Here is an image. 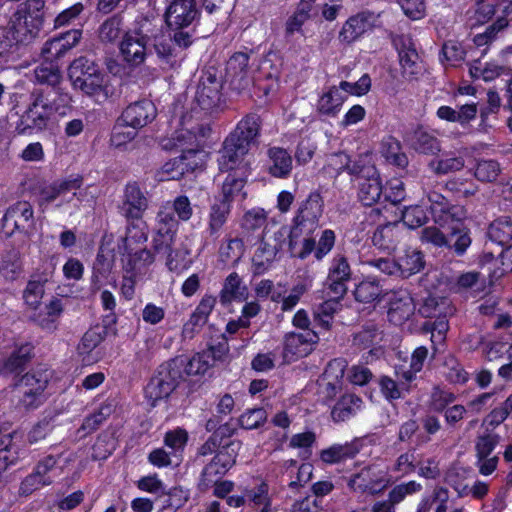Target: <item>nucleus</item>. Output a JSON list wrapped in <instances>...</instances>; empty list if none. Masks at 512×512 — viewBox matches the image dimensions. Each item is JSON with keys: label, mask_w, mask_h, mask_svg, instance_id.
<instances>
[{"label": "nucleus", "mask_w": 512, "mask_h": 512, "mask_svg": "<svg viewBox=\"0 0 512 512\" xmlns=\"http://www.w3.org/2000/svg\"><path fill=\"white\" fill-rule=\"evenodd\" d=\"M260 129V116L256 113H249L237 124L223 143L218 160L219 168L221 171L231 172L222 184V197L219 200L229 205L237 198L244 200L247 196L244 191L247 182V164L242 165V163L251 145L256 143Z\"/></svg>", "instance_id": "nucleus-1"}, {"label": "nucleus", "mask_w": 512, "mask_h": 512, "mask_svg": "<svg viewBox=\"0 0 512 512\" xmlns=\"http://www.w3.org/2000/svg\"><path fill=\"white\" fill-rule=\"evenodd\" d=\"M68 76L72 86L89 97L104 101L114 95L100 65L86 56L72 61L68 68Z\"/></svg>", "instance_id": "nucleus-2"}, {"label": "nucleus", "mask_w": 512, "mask_h": 512, "mask_svg": "<svg viewBox=\"0 0 512 512\" xmlns=\"http://www.w3.org/2000/svg\"><path fill=\"white\" fill-rule=\"evenodd\" d=\"M58 111L56 100H50L43 90L31 93V102L15 125L17 135H32L47 129L51 117Z\"/></svg>", "instance_id": "nucleus-3"}, {"label": "nucleus", "mask_w": 512, "mask_h": 512, "mask_svg": "<svg viewBox=\"0 0 512 512\" xmlns=\"http://www.w3.org/2000/svg\"><path fill=\"white\" fill-rule=\"evenodd\" d=\"M184 366L185 357L178 356L158 367L156 375L151 378L145 389L146 396L152 401V406H155L156 401L170 396L184 380Z\"/></svg>", "instance_id": "nucleus-4"}, {"label": "nucleus", "mask_w": 512, "mask_h": 512, "mask_svg": "<svg viewBox=\"0 0 512 512\" xmlns=\"http://www.w3.org/2000/svg\"><path fill=\"white\" fill-rule=\"evenodd\" d=\"M239 441H230L222 446V449L207 464L201 474V482L208 486L222 477L236 462L240 449Z\"/></svg>", "instance_id": "nucleus-5"}, {"label": "nucleus", "mask_w": 512, "mask_h": 512, "mask_svg": "<svg viewBox=\"0 0 512 512\" xmlns=\"http://www.w3.org/2000/svg\"><path fill=\"white\" fill-rule=\"evenodd\" d=\"M392 43L398 52L402 76L408 80L417 79L422 73V66L413 39L405 34L395 35Z\"/></svg>", "instance_id": "nucleus-6"}, {"label": "nucleus", "mask_w": 512, "mask_h": 512, "mask_svg": "<svg viewBox=\"0 0 512 512\" xmlns=\"http://www.w3.org/2000/svg\"><path fill=\"white\" fill-rule=\"evenodd\" d=\"M149 41L150 36L144 32L143 26L124 33L119 47L124 61L132 67L144 63Z\"/></svg>", "instance_id": "nucleus-7"}, {"label": "nucleus", "mask_w": 512, "mask_h": 512, "mask_svg": "<svg viewBox=\"0 0 512 512\" xmlns=\"http://www.w3.org/2000/svg\"><path fill=\"white\" fill-rule=\"evenodd\" d=\"M222 81L218 71L210 67L202 72L195 100L202 110L209 111L216 107L220 101Z\"/></svg>", "instance_id": "nucleus-8"}, {"label": "nucleus", "mask_w": 512, "mask_h": 512, "mask_svg": "<svg viewBox=\"0 0 512 512\" xmlns=\"http://www.w3.org/2000/svg\"><path fill=\"white\" fill-rule=\"evenodd\" d=\"M18 32L23 30L27 40L35 38L43 27L45 19V2L43 0H27L24 8L18 11Z\"/></svg>", "instance_id": "nucleus-9"}, {"label": "nucleus", "mask_w": 512, "mask_h": 512, "mask_svg": "<svg viewBox=\"0 0 512 512\" xmlns=\"http://www.w3.org/2000/svg\"><path fill=\"white\" fill-rule=\"evenodd\" d=\"M464 218H451L446 221V245L445 248L456 256H463L472 244L471 230L463 222Z\"/></svg>", "instance_id": "nucleus-10"}, {"label": "nucleus", "mask_w": 512, "mask_h": 512, "mask_svg": "<svg viewBox=\"0 0 512 512\" xmlns=\"http://www.w3.org/2000/svg\"><path fill=\"white\" fill-rule=\"evenodd\" d=\"M198 16L195 0H173L165 12L170 28H189Z\"/></svg>", "instance_id": "nucleus-11"}, {"label": "nucleus", "mask_w": 512, "mask_h": 512, "mask_svg": "<svg viewBox=\"0 0 512 512\" xmlns=\"http://www.w3.org/2000/svg\"><path fill=\"white\" fill-rule=\"evenodd\" d=\"M156 115L157 109L154 103L144 99L128 105L118 119L119 123L123 122L129 125L130 128L138 130L151 123Z\"/></svg>", "instance_id": "nucleus-12"}, {"label": "nucleus", "mask_w": 512, "mask_h": 512, "mask_svg": "<svg viewBox=\"0 0 512 512\" xmlns=\"http://www.w3.org/2000/svg\"><path fill=\"white\" fill-rule=\"evenodd\" d=\"M148 208V199L137 182L128 183L124 190L121 214L127 219L140 220Z\"/></svg>", "instance_id": "nucleus-13"}, {"label": "nucleus", "mask_w": 512, "mask_h": 512, "mask_svg": "<svg viewBox=\"0 0 512 512\" xmlns=\"http://www.w3.org/2000/svg\"><path fill=\"white\" fill-rule=\"evenodd\" d=\"M3 226L27 235L34 230L32 206L28 202H17L11 206L3 217Z\"/></svg>", "instance_id": "nucleus-14"}, {"label": "nucleus", "mask_w": 512, "mask_h": 512, "mask_svg": "<svg viewBox=\"0 0 512 512\" xmlns=\"http://www.w3.org/2000/svg\"><path fill=\"white\" fill-rule=\"evenodd\" d=\"M313 231L307 228L306 223L294 218V225L288 228V247L292 256L304 259L314 250L315 240L311 237H305L302 241V247H297L299 238Z\"/></svg>", "instance_id": "nucleus-15"}, {"label": "nucleus", "mask_w": 512, "mask_h": 512, "mask_svg": "<svg viewBox=\"0 0 512 512\" xmlns=\"http://www.w3.org/2000/svg\"><path fill=\"white\" fill-rule=\"evenodd\" d=\"M372 18L373 14L369 11H362L348 18L339 32L340 41L348 44L354 42L373 27Z\"/></svg>", "instance_id": "nucleus-16"}, {"label": "nucleus", "mask_w": 512, "mask_h": 512, "mask_svg": "<svg viewBox=\"0 0 512 512\" xmlns=\"http://www.w3.org/2000/svg\"><path fill=\"white\" fill-rule=\"evenodd\" d=\"M323 212V200L318 192H312L300 205L295 218L306 223L309 230L318 227V221Z\"/></svg>", "instance_id": "nucleus-17"}, {"label": "nucleus", "mask_w": 512, "mask_h": 512, "mask_svg": "<svg viewBox=\"0 0 512 512\" xmlns=\"http://www.w3.org/2000/svg\"><path fill=\"white\" fill-rule=\"evenodd\" d=\"M358 198L365 206H372L381 197L382 183L375 167H368L367 177L359 181Z\"/></svg>", "instance_id": "nucleus-18"}, {"label": "nucleus", "mask_w": 512, "mask_h": 512, "mask_svg": "<svg viewBox=\"0 0 512 512\" xmlns=\"http://www.w3.org/2000/svg\"><path fill=\"white\" fill-rule=\"evenodd\" d=\"M318 339L317 333L312 330L303 333L291 332L285 336L284 350L293 356L302 357L308 354V345L317 343Z\"/></svg>", "instance_id": "nucleus-19"}, {"label": "nucleus", "mask_w": 512, "mask_h": 512, "mask_svg": "<svg viewBox=\"0 0 512 512\" xmlns=\"http://www.w3.org/2000/svg\"><path fill=\"white\" fill-rule=\"evenodd\" d=\"M33 350L34 347L29 343L21 345L4 361L0 372L5 375L20 374L31 361Z\"/></svg>", "instance_id": "nucleus-20"}, {"label": "nucleus", "mask_w": 512, "mask_h": 512, "mask_svg": "<svg viewBox=\"0 0 512 512\" xmlns=\"http://www.w3.org/2000/svg\"><path fill=\"white\" fill-rule=\"evenodd\" d=\"M63 312L62 300L54 298L45 306L44 311L34 313L30 319L43 330L53 332L57 329L58 319Z\"/></svg>", "instance_id": "nucleus-21"}, {"label": "nucleus", "mask_w": 512, "mask_h": 512, "mask_svg": "<svg viewBox=\"0 0 512 512\" xmlns=\"http://www.w3.org/2000/svg\"><path fill=\"white\" fill-rule=\"evenodd\" d=\"M407 141L413 150L421 154L435 155L441 150L439 140L422 127L415 129Z\"/></svg>", "instance_id": "nucleus-22"}, {"label": "nucleus", "mask_w": 512, "mask_h": 512, "mask_svg": "<svg viewBox=\"0 0 512 512\" xmlns=\"http://www.w3.org/2000/svg\"><path fill=\"white\" fill-rule=\"evenodd\" d=\"M397 265L399 275L408 278L421 272L425 268L426 261L422 251L409 248L398 256Z\"/></svg>", "instance_id": "nucleus-23"}, {"label": "nucleus", "mask_w": 512, "mask_h": 512, "mask_svg": "<svg viewBox=\"0 0 512 512\" xmlns=\"http://www.w3.org/2000/svg\"><path fill=\"white\" fill-rule=\"evenodd\" d=\"M353 293L356 301L365 304L379 302L385 296L380 281L373 277H367L358 283Z\"/></svg>", "instance_id": "nucleus-24"}, {"label": "nucleus", "mask_w": 512, "mask_h": 512, "mask_svg": "<svg viewBox=\"0 0 512 512\" xmlns=\"http://www.w3.org/2000/svg\"><path fill=\"white\" fill-rule=\"evenodd\" d=\"M280 250V244H272L262 240L252 258L253 274L257 276L265 273Z\"/></svg>", "instance_id": "nucleus-25"}, {"label": "nucleus", "mask_w": 512, "mask_h": 512, "mask_svg": "<svg viewBox=\"0 0 512 512\" xmlns=\"http://www.w3.org/2000/svg\"><path fill=\"white\" fill-rule=\"evenodd\" d=\"M432 213L445 215V221L451 218H465L463 207L451 205L446 197L436 191H430L427 195Z\"/></svg>", "instance_id": "nucleus-26"}, {"label": "nucleus", "mask_w": 512, "mask_h": 512, "mask_svg": "<svg viewBox=\"0 0 512 512\" xmlns=\"http://www.w3.org/2000/svg\"><path fill=\"white\" fill-rule=\"evenodd\" d=\"M358 452L359 448L353 442L334 444L320 452V459L326 464H337L354 458Z\"/></svg>", "instance_id": "nucleus-27"}, {"label": "nucleus", "mask_w": 512, "mask_h": 512, "mask_svg": "<svg viewBox=\"0 0 512 512\" xmlns=\"http://www.w3.org/2000/svg\"><path fill=\"white\" fill-rule=\"evenodd\" d=\"M231 212V205L221 200H216L209 210L207 233L210 237H218Z\"/></svg>", "instance_id": "nucleus-28"}, {"label": "nucleus", "mask_w": 512, "mask_h": 512, "mask_svg": "<svg viewBox=\"0 0 512 512\" xmlns=\"http://www.w3.org/2000/svg\"><path fill=\"white\" fill-rule=\"evenodd\" d=\"M414 304L410 293L406 290L395 291L389 298L388 314L398 315L399 319H407L413 314Z\"/></svg>", "instance_id": "nucleus-29"}, {"label": "nucleus", "mask_w": 512, "mask_h": 512, "mask_svg": "<svg viewBox=\"0 0 512 512\" xmlns=\"http://www.w3.org/2000/svg\"><path fill=\"white\" fill-rule=\"evenodd\" d=\"M268 156L272 164L269 166L271 175L279 178L287 177L292 170V158L283 148L272 147L268 150Z\"/></svg>", "instance_id": "nucleus-30"}, {"label": "nucleus", "mask_w": 512, "mask_h": 512, "mask_svg": "<svg viewBox=\"0 0 512 512\" xmlns=\"http://www.w3.org/2000/svg\"><path fill=\"white\" fill-rule=\"evenodd\" d=\"M123 33V17L117 13L108 17L98 28V38L104 44H113Z\"/></svg>", "instance_id": "nucleus-31"}, {"label": "nucleus", "mask_w": 512, "mask_h": 512, "mask_svg": "<svg viewBox=\"0 0 512 512\" xmlns=\"http://www.w3.org/2000/svg\"><path fill=\"white\" fill-rule=\"evenodd\" d=\"M35 80L40 85L50 86L52 89L61 85L62 73L58 65L45 61L34 69Z\"/></svg>", "instance_id": "nucleus-32"}, {"label": "nucleus", "mask_w": 512, "mask_h": 512, "mask_svg": "<svg viewBox=\"0 0 512 512\" xmlns=\"http://www.w3.org/2000/svg\"><path fill=\"white\" fill-rule=\"evenodd\" d=\"M341 307L340 302L336 299L324 301L314 310L313 314L315 324L324 330H329L331 328L334 315L341 310Z\"/></svg>", "instance_id": "nucleus-33"}, {"label": "nucleus", "mask_w": 512, "mask_h": 512, "mask_svg": "<svg viewBox=\"0 0 512 512\" xmlns=\"http://www.w3.org/2000/svg\"><path fill=\"white\" fill-rule=\"evenodd\" d=\"M361 403L362 400L354 394L343 395L331 411L333 420L336 422L346 420L355 414L360 408Z\"/></svg>", "instance_id": "nucleus-34"}, {"label": "nucleus", "mask_w": 512, "mask_h": 512, "mask_svg": "<svg viewBox=\"0 0 512 512\" xmlns=\"http://www.w3.org/2000/svg\"><path fill=\"white\" fill-rule=\"evenodd\" d=\"M381 153L389 163L397 167L404 168L408 164V158L402 152L400 142L394 137H388L382 141Z\"/></svg>", "instance_id": "nucleus-35"}, {"label": "nucleus", "mask_w": 512, "mask_h": 512, "mask_svg": "<svg viewBox=\"0 0 512 512\" xmlns=\"http://www.w3.org/2000/svg\"><path fill=\"white\" fill-rule=\"evenodd\" d=\"M490 239L501 246L511 245L512 221L508 217H501L493 221L489 227Z\"/></svg>", "instance_id": "nucleus-36"}, {"label": "nucleus", "mask_w": 512, "mask_h": 512, "mask_svg": "<svg viewBox=\"0 0 512 512\" xmlns=\"http://www.w3.org/2000/svg\"><path fill=\"white\" fill-rule=\"evenodd\" d=\"M154 49L163 69H176L182 59L174 49L171 41H159L154 44Z\"/></svg>", "instance_id": "nucleus-37"}, {"label": "nucleus", "mask_w": 512, "mask_h": 512, "mask_svg": "<svg viewBox=\"0 0 512 512\" xmlns=\"http://www.w3.org/2000/svg\"><path fill=\"white\" fill-rule=\"evenodd\" d=\"M344 97L336 86H332L328 92L324 93L318 101L317 109L319 113L329 116L336 115L342 106Z\"/></svg>", "instance_id": "nucleus-38"}, {"label": "nucleus", "mask_w": 512, "mask_h": 512, "mask_svg": "<svg viewBox=\"0 0 512 512\" xmlns=\"http://www.w3.org/2000/svg\"><path fill=\"white\" fill-rule=\"evenodd\" d=\"M241 283L242 280L236 272L227 276L220 292V302L223 305L230 303L233 299L244 297L246 287H242Z\"/></svg>", "instance_id": "nucleus-39"}, {"label": "nucleus", "mask_w": 512, "mask_h": 512, "mask_svg": "<svg viewBox=\"0 0 512 512\" xmlns=\"http://www.w3.org/2000/svg\"><path fill=\"white\" fill-rule=\"evenodd\" d=\"M85 10V5L82 2H77L65 8L55 17L54 27L61 28L80 24V21L84 19Z\"/></svg>", "instance_id": "nucleus-40"}, {"label": "nucleus", "mask_w": 512, "mask_h": 512, "mask_svg": "<svg viewBox=\"0 0 512 512\" xmlns=\"http://www.w3.org/2000/svg\"><path fill=\"white\" fill-rule=\"evenodd\" d=\"M501 172L498 161L493 159H480L475 166L474 175L481 182H494Z\"/></svg>", "instance_id": "nucleus-41"}, {"label": "nucleus", "mask_w": 512, "mask_h": 512, "mask_svg": "<svg viewBox=\"0 0 512 512\" xmlns=\"http://www.w3.org/2000/svg\"><path fill=\"white\" fill-rule=\"evenodd\" d=\"M395 227L396 224L388 223L379 226L373 233V245L383 250H391L395 246Z\"/></svg>", "instance_id": "nucleus-42"}, {"label": "nucleus", "mask_w": 512, "mask_h": 512, "mask_svg": "<svg viewBox=\"0 0 512 512\" xmlns=\"http://www.w3.org/2000/svg\"><path fill=\"white\" fill-rule=\"evenodd\" d=\"M48 383V376L41 372H29L23 375L16 384L17 389L33 390L43 393Z\"/></svg>", "instance_id": "nucleus-43"}, {"label": "nucleus", "mask_w": 512, "mask_h": 512, "mask_svg": "<svg viewBox=\"0 0 512 512\" xmlns=\"http://www.w3.org/2000/svg\"><path fill=\"white\" fill-rule=\"evenodd\" d=\"M352 270L348 259L343 254H336L331 260L328 279L347 280L351 279Z\"/></svg>", "instance_id": "nucleus-44"}, {"label": "nucleus", "mask_w": 512, "mask_h": 512, "mask_svg": "<svg viewBox=\"0 0 512 512\" xmlns=\"http://www.w3.org/2000/svg\"><path fill=\"white\" fill-rule=\"evenodd\" d=\"M401 220L408 228L416 229L428 222V216L421 206L415 205L406 207L402 211Z\"/></svg>", "instance_id": "nucleus-45"}, {"label": "nucleus", "mask_w": 512, "mask_h": 512, "mask_svg": "<svg viewBox=\"0 0 512 512\" xmlns=\"http://www.w3.org/2000/svg\"><path fill=\"white\" fill-rule=\"evenodd\" d=\"M448 300L436 296H428L423 300L419 308V313L425 318H433L443 314V311L448 308Z\"/></svg>", "instance_id": "nucleus-46"}, {"label": "nucleus", "mask_w": 512, "mask_h": 512, "mask_svg": "<svg viewBox=\"0 0 512 512\" xmlns=\"http://www.w3.org/2000/svg\"><path fill=\"white\" fill-rule=\"evenodd\" d=\"M148 231L147 226L144 222L140 223H131L127 227V232L124 237H122V242L124 243V249H127L131 246L130 243H136L137 245L144 246V243L147 241Z\"/></svg>", "instance_id": "nucleus-47"}, {"label": "nucleus", "mask_w": 512, "mask_h": 512, "mask_svg": "<svg viewBox=\"0 0 512 512\" xmlns=\"http://www.w3.org/2000/svg\"><path fill=\"white\" fill-rule=\"evenodd\" d=\"M67 47L59 37H55L45 42L41 49V55L45 61L54 63L69 51Z\"/></svg>", "instance_id": "nucleus-48"}, {"label": "nucleus", "mask_w": 512, "mask_h": 512, "mask_svg": "<svg viewBox=\"0 0 512 512\" xmlns=\"http://www.w3.org/2000/svg\"><path fill=\"white\" fill-rule=\"evenodd\" d=\"M175 236L174 234H170L166 229H157L156 236L153 239L154 253L161 256L173 253Z\"/></svg>", "instance_id": "nucleus-49"}, {"label": "nucleus", "mask_w": 512, "mask_h": 512, "mask_svg": "<svg viewBox=\"0 0 512 512\" xmlns=\"http://www.w3.org/2000/svg\"><path fill=\"white\" fill-rule=\"evenodd\" d=\"M124 261V269L126 272H132L141 265L151 264L154 261V256L150 250L146 249L145 246H142L135 250L132 256Z\"/></svg>", "instance_id": "nucleus-50"}, {"label": "nucleus", "mask_w": 512, "mask_h": 512, "mask_svg": "<svg viewBox=\"0 0 512 512\" xmlns=\"http://www.w3.org/2000/svg\"><path fill=\"white\" fill-rule=\"evenodd\" d=\"M443 230L436 226L425 227L420 232V240L422 243L431 244L437 248L446 245V225L442 226Z\"/></svg>", "instance_id": "nucleus-51"}, {"label": "nucleus", "mask_w": 512, "mask_h": 512, "mask_svg": "<svg viewBox=\"0 0 512 512\" xmlns=\"http://www.w3.org/2000/svg\"><path fill=\"white\" fill-rule=\"evenodd\" d=\"M311 8L312 6L301 2L300 7L297 8L295 13L286 22V33L288 35L301 30L302 25L310 18Z\"/></svg>", "instance_id": "nucleus-52"}, {"label": "nucleus", "mask_w": 512, "mask_h": 512, "mask_svg": "<svg viewBox=\"0 0 512 512\" xmlns=\"http://www.w3.org/2000/svg\"><path fill=\"white\" fill-rule=\"evenodd\" d=\"M267 419V413L263 408L249 409L239 418V424L244 429H256Z\"/></svg>", "instance_id": "nucleus-53"}, {"label": "nucleus", "mask_w": 512, "mask_h": 512, "mask_svg": "<svg viewBox=\"0 0 512 512\" xmlns=\"http://www.w3.org/2000/svg\"><path fill=\"white\" fill-rule=\"evenodd\" d=\"M43 295L44 283L41 281L30 280L24 290L23 298L30 308L36 310L40 305Z\"/></svg>", "instance_id": "nucleus-54"}, {"label": "nucleus", "mask_w": 512, "mask_h": 512, "mask_svg": "<svg viewBox=\"0 0 512 512\" xmlns=\"http://www.w3.org/2000/svg\"><path fill=\"white\" fill-rule=\"evenodd\" d=\"M51 483L50 477L42 476L40 472L35 470L21 482L19 492L21 495L28 496L40 487L50 485Z\"/></svg>", "instance_id": "nucleus-55"}, {"label": "nucleus", "mask_w": 512, "mask_h": 512, "mask_svg": "<svg viewBox=\"0 0 512 512\" xmlns=\"http://www.w3.org/2000/svg\"><path fill=\"white\" fill-rule=\"evenodd\" d=\"M244 244L241 239L235 238L228 241L226 245L220 247L219 254L221 261L237 263L242 257Z\"/></svg>", "instance_id": "nucleus-56"}, {"label": "nucleus", "mask_w": 512, "mask_h": 512, "mask_svg": "<svg viewBox=\"0 0 512 512\" xmlns=\"http://www.w3.org/2000/svg\"><path fill=\"white\" fill-rule=\"evenodd\" d=\"M266 213L263 209H253L245 213L242 219V228L255 231L266 224Z\"/></svg>", "instance_id": "nucleus-57"}, {"label": "nucleus", "mask_w": 512, "mask_h": 512, "mask_svg": "<svg viewBox=\"0 0 512 512\" xmlns=\"http://www.w3.org/2000/svg\"><path fill=\"white\" fill-rule=\"evenodd\" d=\"M199 151L194 149H189L184 151L179 159L182 160L180 164V171L182 172V178L188 174L193 173L196 169L202 167V161L198 157Z\"/></svg>", "instance_id": "nucleus-58"}, {"label": "nucleus", "mask_w": 512, "mask_h": 512, "mask_svg": "<svg viewBox=\"0 0 512 512\" xmlns=\"http://www.w3.org/2000/svg\"><path fill=\"white\" fill-rule=\"evenodd\" d=\"M249 54L245 52L234 53L227 62V75L249 72Z\"/></svg>", "instance_id": "nucleus-59"}, {"label": "nucleus", "mask_w": 512, "mask_h": 512, "mask_svg": "<svg viewBox=\"0 0 512 512\" xmlns=\"http://www.w3.org/2000/svg\"><path fill=\"white\" fill-rule=\"evenodd\" d=\"M126 128H130V126L124 124L123 122L119 123V119H117L111 138V141L115 146L119 147L136 137L137 129L131 128V130L125 131Z\"/></svg>", "instance_id": "nucleus-60"}, {"label": "nucleus", "mask_w": 512, "mask_h": 512, "mask_svg": "<svg viewBox=\"0 0 512 512\" xmlns=\"http://www.w3.org/2000/svg\"><path fill=\"white\" fill-rule=\"evenodd\" d=\"M434 171L438 174H447L454 171H459L464 167V159L462 157H449L432 162Z\"/></svg>", "instance_id": "nucleus-61"}, {"label": "nucleus", "mask_w": 512, "mask_h": 512, "mask_svg": "<svg viewBox=\"0 0 512 512\" xmlns=\"http://www.w3.org/2000/svg\"><path fill=\"white\" fill-rule=\"evenodd\" d=\"M103 337L96 329H89L82 337L77 349L80 354H88L95 349L101 342Z\"/></svg>", "instance_id": "nucleus-62"}, {"label": "nucleus", "mask_w": 512, "mask_h": 512, "mask_svg": "<svg viewBox=\"0 0 512 512\" xmlns=\"http://www.w3.org/2000/svg\"><path fill=\"white\" fill-rule=\"evenodd\" d=\"M498 443V437L496 435H484L480 436L476 442V452L478 461H482L487 458L494 450Z\"/></svg>", "instance_id": "nucleus-63"}, {"label": "nucleus", "mask_w": 512, "mask_h": 512, "mask_svg": "<svg viewBox=\"0 0 512 512\" xmlns=\"http://www.w3.org/2000/svg\"><path fill=\"white\" fill-rule=\"evenodd\" d=\"M378 383L382 394L387 400L392 401L402 397V388L392 378L382 376Z\"/></svg>", "instance_id": "nucleus-64"}]
</instances>
